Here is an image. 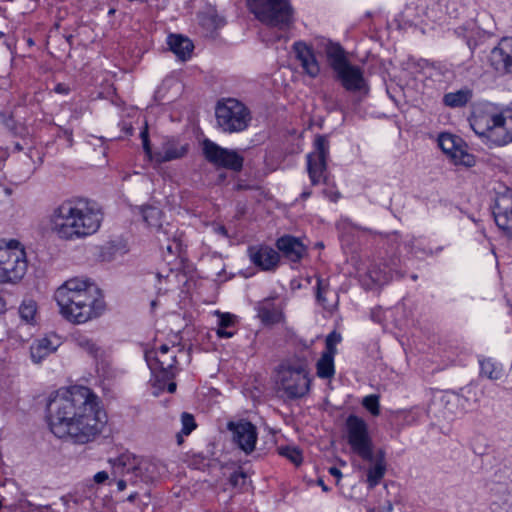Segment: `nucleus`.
Listing matches in <instances>:
<instances>
[{
	"mask_svg": "<svg viewBox=\"0 0 512 512\" xmlns=\"http://www.w3.org/2000/svg\"><path fill=\"white\" fill-rule=\"evenodd\" d=\"M33 152H34V149L29 148V149H28L27 157H28V158L33 162V165H34V166H33L32 171H35V170L37 169V167H39V166H40V164L42 163V159H41V157H38V162H35V161L33 160Z\"/></svg>",
	"mask_w": 512,
	"mask_h": 512,
	"instance_id": "nucleus-50",
	"label": "nucleus"
},
{
	"mask_svg": "<svg viewBox=\"0 0 512 512\" xmlns=\"http://www.w3.org/2000/svg\"><path fill=\"white\" fill-rule=\"evenodd\" d=\"M438 145L455 164L464 166L474 164V158L466 151L461 138L450 133H442L438 137Z\"/></svg>",
	"mask_w": 512,
	"mask_h": 512,
	"instance_id": "nucleus-17",
	"label": "nucleus"
},
{
	"mask_svg": "<svg viewBox=\"0 0 512 512\" xmlns=\"http://www.w3.org/2000/svg\"><path fill=\"white\" fill-rule=\"evenodd\" d=\"M277 248L292 262L299 261L306 252L304 244L292 236H283L278 239Z\"/></svg>",
	"mask_w": 512,
	"mask_h": 512,
	"instance_id": "nucleus-25",
	"label": "nucleus"
},
{
	"mask_svg": "<svg viewBox=\"0 0 512 512\" xmlns=\"http://www.w3.org/2000/svg\"><path fill=\"white\" fill-rule=\"evenodd\" d=\"M392 510H393V506H392L391 503H389L388 506H387V511L391 512Z\"/></svg>",
	"mask_w": 512,
	"mask_h": 512,
	"instance_id": "nucleus-57",
	"label": "nucleus"
},
{
	"mask_svg": "<svg viewBox=\"0 0 512 512\" xmlns=\"http://www.w3.org/2000/svg\"><path fill=\"white\" fill-rule=\"evenodd\" d=\"M275 386L280 397L295 400L310 390V378L305 360H287L281 363L275 375Z\"/></svg>",
	"mask_w": 512,
	"mask_h": 512,
	"instance_id": "nucleus-5",
	"label": "nucleus"
},
{
	"mask_svg": "<svg viewBox=\"0 0 512 512\" xmlns=\"http://www.w3.org/2000/svg\"><path fill=\"white\" fill-rule=\"evenodd\" d=\"M50 231L60 240L75 241L76 231L72 220L70 199L54 207L48 216Z\"/></svg>",
	"mask_w": 512,
	"mask_h": 512,
	"instance_id": "nucleus-13",
	"label": "nucleus"
},
{
	"mask_svg": "<svg viewBox=\"0 0 512 512\" xmlns=\"http://www.w3.org/2000/svg\"><path fill=\"white\" fill-rule=\"evenodd\" d=\"M62 345L61 337L50 333L35 340L30 347L31 359L34 363H40L50 354L54 353Z\"/></svg>",
	"mask_w": 512,
	"mask_h": 512,
	"instance_id": "nucleus-22",
	"label": "nucleus"
},
{
	"mask_svg": "<svg viewBox=\"0 0 512 512\" xmlns=\"http://www.w3.org/2000/svg\"><path fill=\"white\" fill-rule=\"evenodd\" d=\"M251 13L263 24L279 29L287 28L293 19L288 0H247Z\"/></svg>",
	"mask_w": 512,
	"mask_h": 512,
	"instance_id": "nucleus-6",
	"label": "nucleus"
},
{
	"mask_svg": "<svg viewBox=\"0 0 512 512\" xmlns=\"http://www.w3.org/2000/svg\"><path fill=\"white\" fill-rule=\"evenodd\" d=\"M23 149L24 148H23V146L20 143L17 142V143L14 144V150L22 151Z\"/></svg>",
	"mask_w": 512,
	"mask_h": 512,
	"instance_id": "nucleus-55",
	"label": "nucleus"
},
{
	"mask_svg": "<svg viewBox=\"0 0 512 512\" xmlns=\"http://www.w3.org/2000/svg\"><path fill=\"white\" fill-rule=\"evenodd\" d=\"M203 153L205 158L216 166L233 171H240L242 169V156L236 151L223 148L209 139L203 141Z\"/></svg>",
	"mask_w": 512,
	"mask_h": 512,
	"instance_id": "nucleus-15",
	"label": "nucleus"
},
{
	"mask_svg": "<svg viewBox=\"0 0 512 512\" xmlns=\"http://www.w3.org/2000/svg\"><path fill=\"white\" fill-rule=\"evenodd\" d=\"M341 341L340 334L336 332L330 333L326 338V350L324 352L336 354V345Z\"/></svg>",
	"mask_w": 512,
	"mask_h": 512,
	"instance_id": "nucleus-44",
	"label": "nucleus"
},
{
	"mask_svg": "<svg viewBox=\"0 0 512 512\" xmlns=\"http://www.w3.org/2000/svg\"><path fill=\"white\" fill-rule=\"evenodd\" d=\"M54 299L62 317L73 324L92 321L106 310L101 290L87 279L66 280L56 289Z\"/></svg>",
	"mask_w": 512,
	"mask_h": 512,
	"instance_id": "nucleus-2",
	"label": "nucleus"
},
{
	"mask_svg": "<svg viewBox=\"0 0 512 512\" xmlns=\"http://www.w3.org/2000/svg\"><path fill=\"white\" fill-rule=\"evenodd\" d=\"M77 347L87 352L89 355L96 356L99 348L96 343L85 335H78L74 339Z\"/></svg>",
	"mask_w": 512,
	"mask_h": 512,
	"instance_id": "nucleus-37",
	"label": "nucleus"
},
{
	"mask_svg": "<svg viewBox=\"0 0 512 512\" xmlns=\"http://www.w3.org/2000/svg\"><path fill=\"white\" fill-rule=\"evenodd\" d=\"M50 431L75 444L93 441L102 431L103 421L97 397L84 386L57 391L48 405Z\"/></svg>",
	"mask_w": 512,
	"mask_h": 512,
	"instance_id": "nucleus-1",
	"label": "nucleus"
},
{
	"mask_svg": "<svg viewBox=\"0 0 512 512\" xmlns=\"http://www.w3.org/2000/svg\"><path fill=\"white\" fill-rule=\"evenodd\" d=\"M494 219L497 226L512 241V190L505 189L498 194L494 206Z\"/></svg>",
	"mask_w": 512,
	"mask_h": 512,
	"instance_id": "nucleus-18",
	"label": "nucleus"
},
{
	"mask_svg": "<svg viewBox=\"0 0 512 512\" xmlns=\"http://www.w3.org/2000/svg\"><path fill=\"white\" fill-rule=\"evenodd\" d=\"M112 475L114 477H122L117 481V488L119 491H123L128 484L137 485V479L134 474L130 473V471H124V474H115V471L113 470Z\"/></svg>",
	"mask_w": 512,
	"mask_h": 512,
	"instance_id": "nucleus-40",
	"label": "nucleus"
},
{
	"mask_svg": "<svg viewBox=\"0 0 512 512\" xmlns=\"http://www.w3.org/2000/svg\"><path fill=\"white\" fill-rule=\"evenodd\" d=\"M93 479L95 483L103 484L105 481L109 479V474L106 471H100L94 475Z\"/></svg>",
	"mask_w": 512,
	"mask_h": 512,
	"instance_id": "nucleus-47",
	"label": "nucleus"
},
{
	"mask_svg": "<svg viewBox=\"0 0 512 512\" xmlns=\"http://www.w3.org/2000/svg\"><path fill=\"white\" fill-rule=\"evenodd\" d=\"M490 66L499 74H512V38H502L489 54Z\"/></svg>",
	"mask_w": 512,
	"mask_h": 512,
	"instance_id": "nucleus-19",
	"label": "nucleus"
},
{
	"mask_svg": "<svg viewBox=\"0 0 512 512\" xmlns=\"http://www.w3.org/2000/svg\"><path fill=\"white\" fill-rule=\"evenodd\" d=\"M238 477H242V478H244V475H243V474H235V475H233V476L231 477V480H232L234 483H236V479H237Z\"/></svg>",
	"mask_w": 512,
	"mask_h": 512,
	"instance_id": "nucleus-56",
	"label": "nucleus"
},
{
	"mask_svg": "<svg viewBox=\"0 0 512 512\" xmlns=\"http://www.w3.org/2000/svg\"><path fill=\"white\" fill-rule=\"evenodd\" d=\"M325 289L321 286V282L318 281L317 285V300L325 307L330 308V304L327 303V299L324 295Z\"/></svg>",
	"mask_w": 512,
	"mask_h": 512,
	"instance_id": "nucleus-46",
	"label": "nucleus"
},
{
	"mask_svg": "<svg viewBox=\"0 0 512 512\" xmlns=\"http://www.w3.org/2000/svg\"><path fill=\"white\" fill-rule=\"evenodd\" d=\"M198 18L200 24L208 31L216 30L225 24L224 18L219 16L212 8H208L201 12Z\"/></svg>",
	"mask_w": 512,
	"mask_h": 512,
	"instance_id": "nucleus-31",
	"label": "nucleus"
},
{
	"mask_svg": "<svg viewBox=\"0 0 512 512\" xmlns=\"http://www.w3.org/2000/svg\"><path fill=\"white\" fill-rule=\"evenodd\" d=\"M412 279H413V280H416V279H417V275H413V276H412Z\"/></svg>",
	"mask_w": 512,
	"mask_h": 512,
	"instance_id": "nucleus-61",
	"label": "nucleus"
},
{
	"mask_svg": "<svg viewBox=\"0 0 512 512\" xmlns=\"http://www.w3.org/2000/svg\"><path fill=\"white\" fill-rule=\"evenodd\" d=\"M157 239L161 248H165L167 253L176 255L180 252L181 238L178 236V230L174 225L166 223L165 230L162 234L157 235Z\"/></svg>",
	"mask_w": 512,
	"mask_h": 512,
	"instance_id": "nucleus-27",
	"label": "nucleus"
},
{
	"mask_svg": "<svg viewBox=\"0 0 512 512\" xmlns=\"http://www.w3.org/2000/svg\"><path fill=\"white\" fill-rule=\"evenodd\" d=\"M38 511H39V508H35L31 512H38Z\"/></svg>",
	"mask_w": 512,
	"mask_h": 512,
	"instance_id": "nucleus-60",
	"label": "nucleus"
},
{
	"mask_svg": "<svg viewBox=\"0 0 512 512\" xmlns=\"http://www.w3.org/2000/svg\"><path fill=\"white\" fill-rule=\"evenodd\" d=\"M480 376L496 381L503 376V367L492 358H479Z\"/></svg>",
	"mask_w": 512,
	"mask_h": 512,
	"instance_id": "nucleus-30",
	"label": "nucleus"
},
{
	"mask_svg": "<svg viewBox=\"0 0 512 512\" xmlns=\"http://www.w3.org/2000/svg\"><path fill=\"white\" fill-rule=\"evenodd\" d=\"M70 204L77 240L95 234L103 220L101 209L95 203L81 198L70 199Z\"/></svg>",
	"mask_w": 512,
	"mask_h": 512,
	"instance_id": "nucleus-8",
	"label": "nucleus"
},
{
	"mask_svg": "<svg viewBox=\"0 0 512 512\" xmlns=\"http://www.w3.org/2000/svg\"><path fill=\"white\" fill-rule=\"evenodd\" d=\"M177 346L161 345L158 349L146 351L145 359L151 371L155 374L156 381L171 380L175 376Z\"/></svg>",
	"mask_w": 512,
	"mask_h": 512,
	"instance_id": "nucleus-12",
	"label": "nucleus"
},
{
	"mask_svg": "<svg viewBox=\"0 0 512 512\" xmlns=\"http://www.w3.org/2000/svg\"><path fill=\"white\" fill-rule=\"evenodd\" d=\"M56 91H57V92H62V91H63L62 86H61V85H58V86L56 87Z\"/></svg>",
	"mask_w": 512,
	"mask_h": 512,
	"instance_id": "nucleus-58",
	"label": "nucleus"
},
{
	"mask_svg": "<svg viewBox=\"0 0 512 512\" xmlns=\"http://www.w3.org/2000/svg\"><path fill=\"white\" fill-rule=\"evenodd\" d=\"M215 231L218 233V234H221L223 236H227V230L224 226H217L215 228Z\"/></svg>",
	"mask_w": 512,
	"mask_h": 512,
	"instance_id": "nucleus-52",
	"label": "nucleus"
},
{
	"mask_svg": "<svg viewBox=\"0 0 512 512\" xmlns=\"http://www.w3.org/2000/svg\"><path fill=\"white\" fill-rule=\"evenodd\" d=\"M114 12H115V10H114V9H110V10H109V14H113Z\"/></svg>",
	"mask_w": 512,
	"mask_h": 512,
	"instance_id": "nucleus-59",
	"label": "nucleus"
},
{
	"mask_svg": "<svg viewBox=\"0 0 512 512\" xmlns=\"http://www.w3.org/2000/svg\"><path fill=\"white\" fill-rule=\"evenodd\" d=\"M280 455L288 458L295 465H299L302 462V453L296 447L286 446L279 448Z\"/></svg>",
	"mask_w": 512,
	"mask_h": 512,
	"instance_id": "nucleus-39",
	"label": "nucleus"
},
{
	"mask_svg": "<svg viewBox=\"0 0 512 512\" xmlns=\"http://www.w3.org/2000/svg\"><path fill=\"white\" fill-rule=\"evenodd\" d=\"M459 394H460V404L462 405L459 407L460 412L461 413L467 412L473 406V402L470 399V395L472 394V391L470 388H464V389H461V393H459Z\"/></svg>",
	"mask_w": 512,
	"mask_h": 512,
	"instance_id": "nucleus-43",
	"label": "nucleus"
},
{
	"mask_svg": "<svg viewBox=\"0 0 512 512\" xmlns=\"http://www.w3.org/2000/svg\"><path fill=\"white\" fill-rule=\"evenodd\" d=\"M368 275L370 279L377 285L387 284L391 279L390 275L385 271V269H381L378 266L371 268L368 272Z\"/></svg>",
	"mask_w": 512,
	"mask_h": 512,
	"instance_id": "nucleus-38",
	"label": "nucleus"
},
{
	"mask_svg": "<svg viewBox=\"0 0 512 512\" xmlns=\"http://www.w3.org/2000/svg\"><path fill=\"white\" fill-rule=\"evenodd\" d=\"M216 333L220 338H231L234 335V332L228 328H217Z\"/></svg>",
	"mask_w": 512,
	"mask_h": 512,
	"instance_id": "nucleus-48",
	"label": "nucleus"
},
{
	"mask_svg": "<svg viewBox=\"0 0 512 512\" xmlns=\"http://www.w3.org/2000/svg\"><path fill=\"white\" fill-rule=\"evenodd\" d=\"M474 91L469 86L447 92L442 97V103L450 109H461L466 107L473 99Z\"/></svg>",
	"mask_w": 512,
	"mask_h": 512,
	"instance_id": "nucleus-24",
	"label": "nucleus"
},
{
	"mask_svg": "<svg viewBox=\"0 0 512 512\" xmlns=\"http://www.w3.org/2000/svg\"><path fill=\"white\" fill-rule=\"evenodd\" d=\"M293 51L306 75L311 78H316L320 75L321 66L311 46L303 41H297L293 44Z\"/></svg>",
	"mask_w": 512,
	"mask_h": 512,
	"instance_id": "nucleus-20",
	"label": "nucleus"
},
{
	"mask_svg": "<svg viewBox=\"0 0 512 512\" xmlns=\"http://www.w3.org/2000/svg\"><path fill=\"white\" fill-rule=\"evenodd\" d=\"M5 311V301L0 297V314Z\"/></svg>",
	"mask_w": 512,
	"mask_h": 512,
	"instance_id": "nucleus-54",
	"label": "nucleus"
},
{
	"mask_svg": "<svg viewBox=\"0 0 512 512\" xmlns=\"http://www.w3.org/2000/svg\"><path fill=\"white\" fill-rule=\"evenodd\" d=\"M227 429L232 433V440L245 454H250L254 451L258 433L256 427L249 421L239 420L230 421L227 424Z\"/></svg>",
	"mask_w": 512,
	"mask_h": 512,
	"instance_id": "nucleus-16",
	"label": "nucleus"
},
{
	"mask_svg": "<svg viewBox=\"0 0 512 512\" xmlns=\"http://www.w3.org/2000/svg\"><path fill=\"white\" fill-rule=\"evenodd\" d=\"M363 406L374 416L379 415V398L376 395H368L362 401Z\"/></svg>",
	"mask_w": 512,
	"mask_h": 512,
	"instance_id": "nucleus-41",
	"label": "nucleus"
},
{
	"mask_svg": "<svg viewBox=\"0 0 512 512\" xmlns=\"http://www.w3.org/2000/svg\"><path fill=\"white\" fill-rule=\"evenodd\" d=\"M19 315L26 324L35 325L37 323L38 305L33 299H24L19 306Z\"/></svg>",
	"mask_w": 512,
	"mask_h": 512,
	"instance_id": "nucleus-32",
	"label": "nucleus"
},
{
	"mask_svg": "<svg viewBox=\"0 0 512 512\" xmlns=\"http://www.w3.org/2000/svg\"><path fill=\"white\" fill-rule=\"evenodd\" d=\"M318 485H320L322 487L323 491H325V492H327L329 490L322 479L318 480Z\"/></svg>",
	"mask_w": 512,
	"mask_h": 512,
	"instance_id": "nucleus-53",
	"label": "nucleus"
},
{
	"mask_svg": "<svg viewBox=\"0 0 512 512\" xmlns=\"http://www.w3.org/2000/svg\"><path fill=\"white\" fill-rule=\"evenodd\" d=\"M257 315L265 324H275L282 320L281 310L270 301H264L258 305Z\"/></svg>",
	"mask_w": 512,
	"mask_h": 512,
	"instance_id": "nucleus-29",
	"label": "nucleus"
},
{
	"mask_svg": "<svg viewBox=\"0 0 512 512\" xmlns=\"http://www.w3.org/2000/svg\"><path fill=\"white\" fill-rule=\"evenodd\" d=\"M250 261L261 270H274L279 263V254L269 246L254 245L248 248Z\"/></svg>",
	"mask_w": 512,
	"mask_h": 512,
	"instance_id": "nucleus-21",
	"label": "nucleus"
},
{
	"mask_svg": "<svg viewBox=\"0 0 512 512\" xmlns=\"http://www.w3.org/2000/svg\"><path fill=\"white\" fill-rule=\"evenodd\" d=\"M325 54L335 79L346 91L368 93L369 88L363 70L349 61L345 50L338 43H327Z\"/></svg>",
	"mask_w": 512,
	"mask_h": 512,
	"instance_id": "nucleus-3",
	"label": "nucleus"
},
{
	"mask_svg": "<svg viewBox=\"0 0 512 512\" xmlns=\"http://www.w3.org/2000/svg\"><path fill=\"white\" fill-rule=\"evenodd\" d=\"M167 44L170 50L181 61H186L191 57L194 49L192 41L180 34H170L167 37Z\"/></svg>",
	"mask_w": 512,
	"mask_h": 512,
	"instance_id": "nucleus-26",
	"label": "nucleus"
},
{
	"mask_svg": "<svg viewBox=\"0 0 512 512\" xmlns=\"http://www.w3.org/2000/svg\"><path fill=\"white\" fill-rule=\"evenodd\" d=\"M188 152V145L169 138L166 139L161 148L154 153V161L157 163L169 162L184 157Z\"/></svg>",
	"mask_w": 512,
	"mask_h": 512,
	"instance_id": "nucleus-23",
	"label": "nucleus"
},
{
	"mask_svg": "<svg viewBox=\"0 0 512 512\" xmlns=\"http://www.w3.org/2000/svg\"><path fill=\"white\" fill-rule=\"evenodd\" d=\"M372 466L367 470V484L370 489L377 486L383 479L386 472V462L383 452H379L376 458L371 461Z\"/></svg>",
	"mask_w": 512,
	"mask_h": 512,
	"instance_id": "nucleus-28",
	"label": "nucleus"
},
{
	"mask_svg": "<svg viewBox=\"0 0 512 512\" xmlns=\"http://www.w3.org/2000/svg\"><path fill=\"white\" fill-rule=\"evenodd\" d=\"M215 115L217 126L226 133L245 130L251 120L248 108L234 98L220 101L216 106Z\"/></svg>",
	"mask_w": 512,
	"mask_h": 512,
	"instance_id": "nucleus-9",
	"label": "nucleus"
},
{
	"mask_svg": "<svg viewBox=\"0 0 512 512\" xmlns=\"http://www.w3.org/2000/svg\"><path fill=\"white\" fill-rule=\"evenodd\" d=\"M329 472H330V474H331V475H333L334 477H336L338 480H339V479L341 478V476H342L341 471H340L338 468H336V467H331V468L329 469Z\"/></svg>",
	"mask_w": 512,
	"mask_h": 512,
	"instance_id": "nucleus-51",
	"label": "nucleus"
},
{
	"mask_svg": "<svg viewBox=\"0 0 512 512\" xmlns=\"http://www.w3.org/2000/svg\"><path fill=\"white\" fill-rule=\"evenodd\" d=\"M26 271V253L19 243H0V282H16L23 278Z\"/></svg>",
	"mask_w": 512,
	"mask_h": 512,
	"instance_id": "nucleus-10",
	"label": "nucleus"
},
{
	"mask_svg": "<svg viewBox=\"0 0 512 512\" xmlns=\"http://www.w3.org/2000/svg\"><path fill=\"white\" fill-rule=\"evenodd\" d=\"M439 401L448 412L452 414L461 413L459 407L462 405L460 404L459 393L451 390L444 391L440 395Z\"/></svg>",
	"mask_w": 512,
	"mask_h": 512,
	"instance_id": "nucleus-34",
	"label": "nucleus"
},
{
	"mask_svg": "<svg viewBox=\"0 0 512 512\" xmlns=\"http://www.w3.org/2000/svg\"><path fill=\"white\" fill-rule=\"evenodd\" d=\"M140 138L142 140V146H143V149H144L147 157L149 158V160L154 161V153L152 152L150 141H149L147 122L144 123V128L140 133Z\"/></svg>",
	"mask_w": 512,
	"mask_h": 512,
	"instance_id": "nucleus-42",
	"label": "nucleus"
},
{
	"mask_svg": "<svg viewBox=\"0 0 512 512\" xmlns=\"http://www.w3.org/2000/svg\"><path fill=\"white\" fill-rule=\"evenodd\" d=\"M471 127L491 145L504 146L512 142V102L501 113L483 112L475 115Z\"/></svg>",
	"mask_w": 512,
	"mask_h": 512,
	"instance_id": "nucleus-4",
	"label": "nucleus"
},
{
	"mask_svg": "<svg viewBox=\"0 0 512 512\" xmlns=\"http://www.w3.org/2000/svg\"><path fill=\"white\" fill-rule=\"evenodd\" d=\"M334 354L323 352L317 362V375L320 378H331L334 373Z\"/></svg>",
	"mask_w": 512,
	"mask_h": 512,
	"instance_id": "nucleus-35",
	"label": "nucleus"
},
{
	"mask_svg": "<svg viewBox=\"0 0 512 512\" xmlns=\"http://www.w3.org/2000/svg\"><path fill=\"white\" fill-rule=\"evenodd\" d=\"M142 215L144 221L148 224V226L155 228L156 235L163 233V230H165V226H163L161 222V210H159L156 207H146L142 210Z\"/></svg>",
	"mask_w": 512,
	"mask_h": 512,
	"instance_id": "nucleus-33",
	"label": "nucleus"
},
{
	"mask_svg": "<svg viewBox=\"0 0 512 512\" xmlns=\"http://www.w3.org/2000/svg\"><path fill=\"white\" fill-rule=\"evenodd\" d=\"M345 436L354 453L365 461H373V441L364 419L349 415L345 422Z\"/></svg>",
	"mask_w": 512,
	"mask_h": 512,
	"instance_id": "nucleus-11",
	"label": "nucleus"
},
{
	"mask_svg": "<svg viewBox=\"0 0 512 512\" xmlns=\"http://www.w3.org/2000/svg\"><path fill=\"white\" fill-rule=\"evenodd\" d=\"M181 424V431L179 434H177L178 444H181L183 442V435H189L196 428V422L193 415L187 412H183L181 414Z\"/></svg>",
	"mask_w": 512,
	"mask_h": 512,
	"instance_id": "nucleus-36",
	"label": "nucleus"
},
{
	"mask_svg": "<svg viewBox=\"0 0 512 512\" xmlns=\"http://www.w3.org/2000/svg\"><path fill=\"white\" fill-rule=\"evenodd\" d=\"M168 382V385H167V391L169 393H174L176 391V383L175 382H172L170 380H166V381H157V383L159 384V387L160 388H163L165 383Z\"/></svg>",
	"mask_w": 512,
	"mask_h": 512,
	"instance_id": "nucleus-49",
	"label": "nucleus"
},
{
	"mask_svg": "<svg viewBox=\"0 0 512 512\" xmlns=\"http://www.w3.org/2000/svg\"><path fill=\"white\" fill-rule=\"evenodd\" d=\"M109 463L115 474H124V471L134 474L137 485L154 482L159 478L162 469L158 461L140 458L131 453H123L115 459H110Z\"/></svg>",
	"mask_w": 512,
	"mask_h": 512,
	"instance_id": "nucleus-7",
	"label": "nucleus"
},
{
	"mask_svg": "<svg viewBox=\"0 0 512 512\" xmlns=\"http://www.w3.org/2000/svg\"><path fill=\"white\" fill-rule=\"evenodd\" d=\"M218 316V328H230L235 323V316L230 313L216 312Z\"/></svg>",
	"mask_w": 512,
	"mask_h": 512,
	"instance_id": "nucleus-45",
	"label": "nucleus"
},
{
	"mask_svg": "<svg viewBox=\"0 0 512 512\" xmlns=\"http://www.w3.org/2000/svg\"><path fill=\"white\" fill-rule=\"evenodd\" d=\"M329 154V141L318 135L314 140V151L307 155V170L312 184L317 185L326 179V159Z\"/></svg>",
	"mask_w": 512,
	"mask_h": 512,
	"instance_id": "nucleus-14",
	"label": "nucleus"
}]
</instances>
